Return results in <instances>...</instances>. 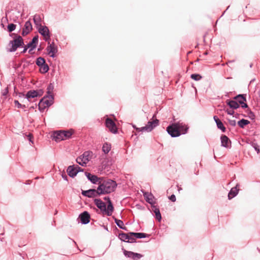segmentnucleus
Segmentation results:
<instances>
[{
	"label": "nucleus",
	"instance_id": "nucleus-1",
	"mask_svg": "<svg viewBox=\"0 0 260 260\" xmlns=\"http://www.w3.org/2000/svg\"><path fill=\"white\" fill-rule=\"evenodd\" d=\"M116 186V182L113 180L99 177V196L113 191Z\"/></svg>",
	"mask_w": 260,
	"mask_h": 260
},
{
	"label": "nucleus",
	"instance_id": "nucleus-2",
	"mask_svg": "<svg viewBox=\"0 0 260 260\" xmlns=\"http://www.w3.org/2000/svg\"><path fill=\"white\" fill-rule=\"evenodd\" d=\"M6 16L3 17L2 22L8 21V18L11 21L16 22L18 18L21 16L20 10L17 7L12 8H7L5 12ZM2 26L4 28L5 25L3 23H1Z\"/></svg>",
	"mask_w": 260,
	"mask_h": 260
},
{
	"label": "nucleus",
	"instance_id": "nucleus-3",
	"mask_svg": "<svg viewBox=\"0 0 260 260\" xmlns=\"http://www.w3.org/2000/svg\"><path fill=\"white\" fill-rule=\"evenodd\" d=\"M106 202H104L101 199H99V209L104 214L111 216L113 211V206L108 196L103 198Z\"/></svg>",
	"mask_w": 260,
	"mask_h": 260
},
{
	"label": "nucleus",
	"instance_id": "nucleus-4",
	"mask_svg": "<svg viewBox=\"0 0 260 260\" xmlns=\"http://www.w3.org/2000/svg\"><path fill=\"white\" fill-rule=\"evenodd\" d=\"M159 124V120L157 119H153L152 121L148 122L147 124L142 127H137L135 125H133V127L137 132H150L155 127Z\"/></svg>",
	"mask_w": 260,
	"mask_h": 260
},
{
	"label": "nucleus",
	"instance_id": "nucleus-5",
	"mask_svg": "<svg viewBox=\"0 0 260 260\" xmlns=\"http://www.w3.org/2000/svg\"><path fill=\"white\" fill-rule=\"evenodd\" d=\"M11 47L9 49V51L13 52L17 50L18 48L23 47L24 45L23 39L20 36H15L14 39L9 42Z\"/></svg>",
	"mask_w": 260,
	"mask_h": 260
},
{
	"label": "nucleus",
	"instance_id": "nucleus-6",
	"mask_svg": "<svg viewBox=\"0 0 260 260\" xmlns=\"http://www.w3.org/2000/svg\"><path fill=\"white\" fill-rule=\"evenodd\" d=\"M36 63L37 66H38L39 69V71L42 74H46L49 70V67L46 63V60L44 58L42 57H39L36 59Z\"/></svg>",
	"mask_w": 260,
	"mask_h": 260
},
{
	"label": "nucleus",
	"instance_id": "nucleus-7",
	"mask_svg": "<svg viewBox=\"0 0 260 260\" xmlns=\"http://www.w3.org/2000/svg\"><path fill=\"white\" fill-rule=\"evenodd\" d=\"M105 126L111 133L116 134L118 133V129L116 125L111 118H107L106 119Z\"/></svg>",
	"mask_w": 260,
	"mask_h": 260
},
{
	"label": "nucleus",
	"instance_id": "nucleus-8",
	"mask_svg": "<svg viewBox=\"0 0 260 260\" xmlns=\"http://www.w3.org/2000/svg\"><path fill=\"white\" fill-rule=\"evenodd\" d=\"M167 131L172 137H177L181 135L180 131H178L175 122L169 125L167 128Z\"/></svg>",
	"mask_w": 260,
	"mask_h": 260
},
{
	"label": "nucleus",
	"instance_id": "nucleus-9",
	"mask_svg": "<svg viewBox=\"0 0 260 260\" xmlns=\"http://www.w3.org/2000/svg\"><path fill=\"white\" fill-rule=\"evenodd\" d=\"M38 32L44 37L45 41L50 40V33L48 27L45 25H42L37 28Z\"/></svg>",
	"mask_w": 260,
	"mask_h": 260
},
{
	"label": "nucleus",
	"instance_id": "nucleus-10",
	"mask_svg": "<svg viewBox=\"0 0 260 260\" xmlns=\"http://www.w3.org/2000/svg\"><path fill=\"white\" fill-rule=\"evenodd\" d=\"M90 215L89 213L85 211L79 214L78 218V222H80L82 224H86L90 221Z\"/></svg>",
	"mask_w": 260,
	"mask_h": 260
},
{
	"label": "nucleus",
	"instance_id": "nucleus-11",
	"mask_svg": "<svg viewBox=\"0 0 260 260\" xmlns=\"http://www.w3.org/2000/svg\"><path fill=\"white\" fill-rule=\"evenodd\" d=\"M87 153L88 152L87 151L85 152L82 155L76 158L77 163L82 166H86V164L89 161Z\"/></svg>",
	"mask_w": 260,
	"mask_h": 260
},
{
	"label": "nucleus",
	"instance_id": "nucleus-12",
	"mask_svg": "<svg viewBox=\"0 0 260 260\" xmlns=\"http://www.w3.org/2000/svg\"><path fill=\"white\" fill-rule=\"evenodd\" d=\"M39 42V36L36 35L33 37L31 41H30L27 44V47L29 48L28 50L29 53H31V51L36 48Z\"/></svg>",
	"mask_w": 260,
	"mask_h": 260
},
{
	"label": "nucleus",
	"instance_id": "nucleus-13",
	"mask_svg": "<svg viewBox=\"0 0 260 260\" xmlns=\"http://www.w3.org/2000/svg\"><path fill=\"white\" fill-rule=\"evenodd\" d=\"M124 255L128 258H131L133 260H138L140 259L142 255L141 254L135 253L132 251H127L125 249H123Z\"/></svg>",
	"mask_w": 260,
	"mask_h": 260
},
{
	"label": "nucleus",
	"instance_id": "nucleus-14",
	"mask_svg": "<svg viewBox=\"0 0 260 260\" xmlns=\"http://www.w3.org/2000/svg\"><path fill=\"white\" fill-rule=\"evenodd\" d=\"M81 194L82 196L88 198H93L98 196V189H89L84 190H81Z\"/></svg>",
	"mask_w": 260,
	"mask_h": 260
},
{
	"label": "nucleus",
	"instance_id": "nucleus-15",
	"mask_svg": "<svg viewBox=\"0 0 260 260\" xmlns=\"http://www.w3.org/2000/svg\"><path fill=\"white\" fill-rule=\"evenodd\" d=\"M32 29V24L30 20L25 22L24 27L22 29L21 35L24 37L27 35Z\"/></svg>",
	"mask_w": 260,
	"mask_h": 260
},
{
	"label": "nucleus",
	"instance_id": "nucleus-16",
	"mask_svg": "<svg viewBox=\"0 0 260 260\" xmlns=\"http://www.w3.org/2000/svg\"><path fill=\"white\" fill-rule=\"evenodd\" d=\"M175 123L177 126L178 131H180L181 135L185 134L187 133L188 127L185 123L179 121L175 122Z\"/></svg>",
	"mask_w": 260,
	"mask_h": 260
},
{
	"label": "nucleus",
	"instance_id": "nucleus-17",
	"mask_svg": "<svg viewBox=\"0 0 260 260\" xmlns=\"http://www.w3.org/2000/svg\"><path fill=\"white\" fill-rule=\"evenodd\" d=\"M51 138L52 140H54L56 142H59L61 141L64 140L62 131H56L53 132L51 135Z\"/></svg>",
	"mask_w": 260,
	"mask_h": 260
},
{
	"label": "nucleus",
	"instance_id": "nucleus-18",
	"mask_svg": "<svg viewBox=\"0 0 260 260\" xmlns=\"http://www.w3.org/2000/svg\"><path fill=\"white\" fill-rule=\"evenodd\" d=\"M221 145L225 148H230L231 147V141L229 138L225 135H222L220 137Z\"/></svg>",
	"mask_w": 260,
	"mask_h": 260
},
{
	"label": "nucleus",
	"instance_id": "nucleus-19",
	"mask_svg": "<svg viewBox=\"0 0 260 260\" xmlns=\"http://www.w3.org/2000/svg\"><path fill=\"white\" fill-rule=\"evenodd\" d=\"M47 54L52 58H54L58 51L57 47L47 46L46 48Z\"/></svg>",
	"mask_w": 260,
	"mask_h": 260
},
{
	"label": "nucleus",
	"instance_id": "nucleus-20",
	"mask_svg": "<svg viewBox=\"0 0 260 260\" xmlns=\"http://www.w3.org/2000/svg\"><path fill=\"white\" fill-rule=\"evenodd\" d=\"M37 92L35 90H28L25 95V98L27 100L28 102H30L31 99L37 98Z\"/></svg>",
	"mask_w": 260,
	"mask_h": 260
},
{
	"label": "nucleus",
	"instance_id": "nucleus-21",
	"mask_svg": "<svg viewBox=\"0 0 260 260\" xmlns=\"http://www.w3.org/2000/svg\"><path fill=\"white\" fill-rule=\"evenodd\" d=\"M67 172L68 173V175L72 178L76 177L78 174L75 168V165L69 166L67 169Z\"/></svg>",
	"mask_w": 260,
	"mask_h": 260
},
{
	"label": "nucleus",
	"instance_id": "nucleus-22",
	"mask_svg": "<svg viewBox=\"0 0 260 260\" xmlns=\"http://www.w3.org/2000/svg\"><path fill=\"white\" fill-rule=\"evenodd\" d=\"M85 175L86 176L87 178L89 181H90L92 183L96 184H98V176L95 175H92L90 173L85 172Z\"/></svg>",
	"mask_w": 260,
	"mask_h": 260
},
{
	"label": "nucleus",
	"instance_id": "nucleus-23",
	"mask_svg": "<svg viewBox=\"0 0 260 260\" xmlns=\"http://www.w3.org/2000/svg\"><path fill=\"white\" fill-rule=\"evenodd\" d=\"M47 98L45 96L42 98L40 101V104L41 105V104L46 105V107L49 108L54 103V100L52 99L47 100Z\"/></svg>",
	"mask_w": 260,
	"mask_h": 260
},
{
	"label": "nucleus",
	"instance_id": "nucleus-24",
	"mask_svg": "<svg viewBox=\"0 0 260 260\" xmlns=\"http://www.w3.org/2000/svg\"><path fill=\"white\" fill-rule=\"evenodd\" d=\"M152 207V211L155 213L156 219L160 221L161 219V216L159 208L155 205H153Z\"/></svg>",
	"mask_w": 260,
	"mask_h": 260
},
{
	"label": "nucleus",
	"instance_id": "nucleus-25",
	"mask_svg": "<svg viewBox=\"0 0 260 260\" xmlns=\"http://www.w3.org/2000/svg\"><path fill=\"white\" fill-rule=\"evenodd\" d=\"M214 120L216 123L217 127L221 129L222 132H224L225 131V128L221 120L216 116H214L213 117Z\"/></svg>",
	"mask_w": 260,
	"mask_h": 260
},
{
	"label": "nucleus",
	"instance_id": "nucleus-26",
	"mask_svg": "<svg viewBox=\"0 0 260 260\" xmlns=\"http://www.w3.org/2000/svg\"><path fill=\"white\" fill-rule=\"evenodd\" d=\"M227 105L233 109H237L239 107V105L237 101L234 100H226Z\"/></svg>",
	"mask_w": 260,
	"mask_h": 260
},
{
	"label": "nucleus",
	"instance_id": "nucleus-27",
	"mask_svg": "<svg viewBox=\"0 0 260 260\" xmlns=\"http://www.w3.org/2000/svg\"><path fill=\"white\" fill-rule=\"evenodd\" d=\"M63 140L70 139L74 133L73 129L68 131H62Z\"/></svg>",
	"mask_w": 260,
	"mask_h": 260
},
{
	"label": "nucleus",
	"instance_id": "nucleus-28",
	"mask_svg": "<svg viewBox=\"0 0 260 260\" xmlns=\"http://www.w3.org/2000/svg\"><path fill=\"white\" fill-rule=\"evenodd\" d=\"M111 145L108 142H105L102 147V151L105 154H107L111 150Z\"/></svg>",
	"mask_w": 260,
	"mask_h": 260
},
{
	"label": "nucleus",
	"instance_id": "nucleus-29",
	"mask_svg": "<svg viewBox=\"0 0 260 260\" xmlns=\"http://www.w3.org/2000/svg\"><path fill=\"white\" fill-rule=\"evenodd\" d=\"M238 190L236 187H233L228 194V198L229 200L232 199L238 194Z\"/></svg>",
	"mask_w": 260,
	"mask_h": 260
},
{
	"label": "nucleus",
	"instance_id": "nucleus-30",
	"mask_svg": "<svg viewBox=\"0 0 260 260\" xmlns=\"http://www.w3.org/2000/svg\"><path fill=\"white\" fill-rule=\"evenodd\" d=\"M33 20L35 24L36 25L37 28L41 26H42L41 22V18L39 15L36 14L34 16Z\"/></svg>",
	"mask_w": 260,
	"mask_h": 260
},
{
	"label": "nucleus",
	"instance_id": "nucleus-31",
	"mask_svg": "<svg viewBox=\"0 0 260 260\" xmlns=\"http://www.w3.org/2000/svg\"><path fill=\"white\" fill-rule=\"evenodd\" d=\"M237 100V103L243 104V102L246 101V98L243 94H239L234 98Z\"/></svg>",
	"mask_w": 260,
	"mask_h": 260
},
{
	"label": "nucleus",
	"instance_id": "nucleus-32",
	"mask_svg": "<svg viewBox=\"0 0 260 260\" xmlns=\"http://www.w3.org/2000/svg\"><path fill=\"white\" fill-rule=\"evenodd\" d=\"M129 234H131V235H134V236L136 238H138V239L144 238L146 237V235L145 233H143L130 232Z\"/></svg>",
	"mask_w": 260,
	"mask_h": 260
},
{
	"label": "nucleus",
	"instance_id": "nucleus-33",
	"mask_svg": "<svg viewBox=\"0 0 260 260\" xmlns=\"http://www.w3.org/2000/svg\"><path fill=\"white\" fill-rule=\"evenodd\" d=\"M129 233L128 234L122 233L119 234L118 237L122 241L127 242Z\"/></svg>",
	"mask_w": 260,
	"mask_h": 260
},
{
	"label": "nucleus",
	"instance_id": "nucleus-34",
	"mask_svg": "<svg viewBox=\"0 0 260 260\" xmlns=\"http://www.w3.org/2000/svg\"><path fill=\"white\" fill-rule=\"evenodd\" d=\"M115 222L120 229L126 230V228L124 226L123 222L122 220L115 218Z\"/></svg>",
	"mask_w": 260,
	"mask_h": 260
},
{
	"label": "nucleus",
	"instance_id": "nucleus-35",
	"mask_svg": "<svg viewBox=\"0 0 260 260\" xmlns=\"http://www.w3.org/2000/svg\"><path fill=\"white\" fill-rule=\"evenodd\" d=\"M250 122L248 120L242 119L238 122V124L240 127L244 128L245 126L248 124Z\"/></svg>",
	"mask_w": 260,
	"mask_h": 260
},
{
	"label": "nucleus",
	"instance_id": "nucleus-36",
	"mask_svg": "<svg viewBox=\"0 0 260 260\" xmlns=\"http://www.w3.org/2000/svg\"><path fill=\"white\" fill-rule=\"evenodd\" d=\"M16 27V25L14 23L9 24L7 26V31L9 32H12L14 31Z\"/></svg>",
	"mask_w": 260,
	"mask_h": 260
},
{
	"label": "nucleus",
	"instance_id": "nucleus-37",
	"mask_svg": "<svg viewBox=\"0 0 260 260\" xmlns=\"http://www.w3.org/2000/svg\"><path fill=\"white\" fill-rule=\"evenodd\" d=\"M154 197L152 194V197H149L146 199L145 200L147 202L149 203L151 205V207L153 206V205H155V202L154 201Z\"/></svg>",
	"mask_w": 260,
	"mask_h": 260
},
{
	"label": "nucleus",
	"instance_id": "nucleus-38",
	"mask_svg": "<svg viewBox=\"0 0 260 260\" xmlns=\"http://www.w3.org/2000/svg\"><path fill=\"white\" fill-rule=\"evenodd\" d=\"M190 77L195 81H199L202 79V76L200 74H191Z\"/></svg>",
	"mask_w": 260,
	"mask_h": 260
},
{
	"label": "nucleus",
	"instance_id": "nucleus-39",
	"mask_svg": "<svg viewBox=\"0 0 260 260\" xmlns=\"http://www.w3.org/2000/svg\"><path fill=\"white\" fill-rule=\"evenodd\" d=\"M52 92H51L50 91L47 90V94L45 95L44 96L45 98H48L49 99H52V100H54V95L52 94Z\"/></svg>",
	"mask_w": 260,
	"mask_h": 260
},
{
	"label": "nucleus",
	"instance_id": "nucleus-40",
	"mask_svg": "<svg viewBox=\"0 0 260 260\" xmlns=\"http://www.w3.org/2000/svg\"><path fill=\"white\" fill-rule=\"evenodd\" d=\"M247 113L248 117L251 119H254L255 118V115L250 110L247 109Z\"/></svg>",
	"mask_w": 260,
	"mask_h": 260
},
{
	"label": "nucleus",
	"instance_id": "nucleus-41",
	"mask_svg": "<svg viewBox=\"0 0 260 260\" xmlns=\"http://www.w3.org/2000/svg\"><path fill=\"white\" fill-rule=\"evenodd\" d=\"M38 109H39V110L41 112H42L44 111V110L46 108H47L46 106V105H43V104H41V105H40V102L39 103V104H38Z\"/></svg>",
	"mask_w": 260,
	"mask_h": 260
},
{
	"label": "nucleus",
	"instance_id": "nucleus-42",
	"mask_svg": "<svg viewBox=\"0 0 260 260\" xmlns=\"http://www.w3.org/2000/svg\"><path fill=\"white\" fill-rule=\"evenodd\" d=\"M136 238L134 236V235H129L128 237V240L127 242L133 243L136 241Z\"/></svg>",
	"mask_w": 260,
	"mask_h": 260
},
{
	"label": "nucleus",
	"instance_id": "nucleus-43",
	"mask_svg": "<svg viewBox=\"0 0 260 260\" xmlns=\"http://www.w3.org/2000/svg\"><path fill=\"white\" fill-rule=\"evenodd\" d=\"M251 146L254 149V150L257 152V153L259 152V146L255 143H252L251 144Z\"/></svg>",
	"mask_w": 260,
	"mask_h": 260
},
{
	"label": "nucleus",
	"instance_id": "nucleus-44",
	"mask_svg": "<svg viewBox=\"0 0 260 260\" xmlns=\"http://www.w3.org/2000/svg\"><path fill=\"white\" fill-rule=\"evenodd\" d=\"M54 83H50L47 86V90H49V91L52 92L54 89Z\"/></svg>",
	"mask_w": 260,
	"mask_h": 260
},
{
	"label": "nucleus",
	"instance_id": "nucleus-45",
	"mask_svg": "<svg viewBox=\"0 0 260 260\" xmlns=\"http://www.w3.org/2000/svg\"><path fill=\"white\" fill-rule=\"evenodd\" d=\"M9 92V87L7 86L2 91V94L3 96H6Z\"/></svg>",
	"mask_w": 260,
	"mask_h": 260
},
{
	"label": "nucleus",
	"instance_id": "nucleus-46",
	"mask_svg": "<svg viewBox=\"0 0 260 260\" xmlns=\"http://www.w3.org/2000/svg\"><path fill=\"white\" fill-rule=\"evenodd\" d=\"M36 90L37 91V94H38V95H37L38 97L41 96L44 93V91L42 89H38V90Z\"/></svg>",
	"mask_w": 260,
	"mask_h": 260
},
{
	"label": "nucleus",
	"instance_id": "nucleus-47",
	"mask_svg": "<svg viewBox=\"0 0 260 260\" xmlns=\"http://www.w3.org/2000/svg\"><path fill=\"white\" fill-rule=\"evenodd\" d=\"M75 168L76 170V172H77V173L80 172H83V169L77 165H75Z\"/></svg>",
	"mask_w": 260,
	"mask_h": 260
},
{
	"label": "nucleus",
	"instance_id": "nucleus-48",
	"mask_svg": "<svg viewBox=\"0 0 260 260\" xmlns=\"http://www.w3.org/2000/svg\"><path fill=\"white\" fill-rule=\"evenodd\" d=\"M143 196H144V197L145 198V199L146 200V199H147L148 197H152V193H149L148 192H144Z\"/></svg>",
	"mask_w": 260,
	"mask_h": 260
},
{
	"label": "nucleus",
	"instance_id": "nucleus-49",
	"mask_svg": "<svg viewBox=\"0 0 260 260\" xmlns=\"http://www.w3.org/2000/svg\"><path fill=\"white\" fill-rule=\"evenodd\" d=\"M14 103L15 104V105L16 107H17L18 108H20L21 106V104H20L18 101L17 100H14Z\"/></svg>",
	"mask_w": 260,
	"mask_h": 260
},
{
	"label": "nucleus",
	"instance_id": "nucleus-50",
	"mask_svg": "<svg viewBox=\"0 0 260 260\" xmlns=\"http://www.w3.org/2000/svg\"><path fill=\"white\" fill-rule=\"evenodd\" d=\"M229 123L232 126H235L236 124V122L235 120H229Z\"/></svg>",
	"mask_w": 260,
	"mask_h": 260
},
{
	"label": "nucleus",
	"instance_id": "nucleus-51",
	"mask_svg": "<svg viewBox=\"0 0 260 260\" xmlns=\"http://www.w3.org/2000/svg\"><path fill=\"white\" fill-rule=\"evenodd\" d=\"M169 199L172 201V202H175L176 201V197L174 194H172L170 197H169Z\"/></svg>",
	"mask_w": 260,
	"mask_h": 260
},
{
	"label": "nucleus",
	"instance_id": "nucleus-52",
	"mask_svg": "<svg viewBox=\"0 0 260 260\" xmlns=\"http://www.w3.org/2000/svg\"><path fill=\"white\" fill-rule=\"evenodd\" d=\"M23 47V49L21 53H25L26 52L27 49L29 48L27 47V45L26 46L24 45Z\"/></svg>",
	"mask_w": 260,
	"mask_h": 260
},
{
	"label": "nucleus",
	"instance_id": "nucleus-53",
	"mask_svg": "<svg viewBox=\"0 0 260 260\" xmlns=\"http://www.w3.org/2000/svg\"><path fill=\"white\" fill-rule=\"evenodd\" d=\"M226 112L230 115H233L234 113V111L233 110L226 109Z\"/></svg>",
	"mask_w": 260,
	"mask_h": 260
},
{
	"label": "nucleus",
	"instance_id": "nucleus-54",
	"mask_svg": "<svg viewBox=\"0 0 260 260\" xmlns=\"http://www.w3.org/2000/svg\"><path fill=\"white\" fill-rule=\"evenodd\" d=\"M48 46H51V47H57L55 45L54 42H52L51 43H50L49 41H48Z\"/></svg>",
	"mask_w": 260,
	"mask_h": 260
},
{
	"label": "nucleus",
	"instance_id": "nucleus-55",
	"mask_svg": "<svg viewBox=\"0 0 260 260\" xmlns=\"http://www.w3.org/2000/svg\"><path fill=\"white\" fill-rule=\"evenodd\" d=\"M241 107L243 108H246L248 107V105L246 103H245L244 102H243V104H241Z\"/></svg>",
	"mask_w": 260,
	"mask_h": 260
},
{
	"label": "nucleus",
	"instance_id": "nucleus-56",
	"mask_svg": "<svg viewBox=\"0 0 260 260\" xmlns=\"http://www.w3.org/2000/svg\"><path fill=\"white\" fill-rule=\"evenodd\" d=\"M9 36L11 37H13L14 38V37H15V36H18L17 34H16L15 33H12V32H10V34H9Z\"/></svg>",
	"mask_w": 260,
	"mask_h": 260
},
{
	"label": "nucleus",
	"instance_id": "nucleus-57",
	"mask_svg": "<svg viewBox=\"0 0 260 260\" xmlns=\"http://www.w3.org/2000/svg\"><path fill=\"white\" fill-rule=\"evenodd\" d=\"M62 177L64 180H68V176L66 174L62 175Z\"/></svg>",
	"mask_w": 260,
	"mask_h": 260
},
{
	"label": "nucleus",
	"instance_id": "nucleus-58",
	"mask_svg": "<svg viewBox=\"0 0 260 260\" xmlns=\"http://www.w3.org/2000/svg\"><path fill=\"white\" fill-rule=\"evenodd\" d=\"M95 205L98 207V198H95L93 200Z\"/></svg>",
	"mask_w": 260,
	"mask_h": 260
},
{
	"label": "nucleus",
	"instance_id": "nucleus-59",
	"mask_svg": "<svg viewBox=\"0 0 260 260\" xmlns=\"http://www.w3.org/2000/svg\"><path fill=\"white\" fill-rule=\"evenodd\" d=\"M38 105L35 104L34 106H32L30 107V109H35L37 108Z\"/></svg>",
	"mask_w": 260,
	"mask_h": 260
},
{
	"label": "nucleus",
	"instance_id": "nucleus-60",
	"mask_svg": "<svg viewBox=\"0 0 260 260\" xmlns=\"http://www.w3.org/2000/svg\"><path fill=\"white\" fill-rule=\"evenodd\" d=\"M25 95L24 94L22 93H19V97L21 98V97H22V96H24L25 97Z\"/></svg>",
	"mask_w": 260,
	"mask_h": 260
},
{
	"label": "nucleus",
	"instance_id": "nucleus-61",
	"mask_svg": "<svg viewBox=\"0 0 260 260\" xmlns=\"http://www.w3.org/2000/svg\"><path fill=\"white\" fill-rule=\"evenodd\" d=\"M28 140L30 142H31V143H32V141H31V136L30 135H29L28 136Z\"/></svg>",
	"mask_w": 260,
	"mask_h": 260
},
{
	"label": "nucleus",
	"instance_id": "nucleus-62",
	"mask_svg": "<svg viewBox=\"0 0 260 260\" xmlns=\"http://www.w3.org/2000/svg\"><path fill=\"white\" fill-rule=\"evenodd\" d=\"M26 108V106L25 105L21 104V106L20 108L24 109V108Z\"/></svg>",
	"mask_w": 260,
	"mask_h": 260
},
{
	"label": "nucleus",
	"instance_id": "nucleus-63",
	"mask_svg": "<svg viewBox=\"0 0 260 260\" xmlns=\"http://www.w3.org/2000/svg\"><path fill=\"white\" fill-rule=\"evenodd\" d=\"M177 187H178V191L179 192L180 190H182V188L180 187H179L178 185H177Z\"/></svg>",
	"mask_w": 260,
	"mask_h": 260
},
{
	"label": "nucleus",
	"instance_id": "nucleus-64",
	"mask_svg": "<svg viewBox=\"0 0 260 260\" xmlns=\"http://www.w3.org/2000/svg\"><path fill=\"white\" fill-rule=\"evenodd\" d=\"M41 50H42V48H41V46H40V47L38 48V51H40Z\"/></svg>",
	"mask_w": 260,
	"mask_h": 260
}]
</instances>
